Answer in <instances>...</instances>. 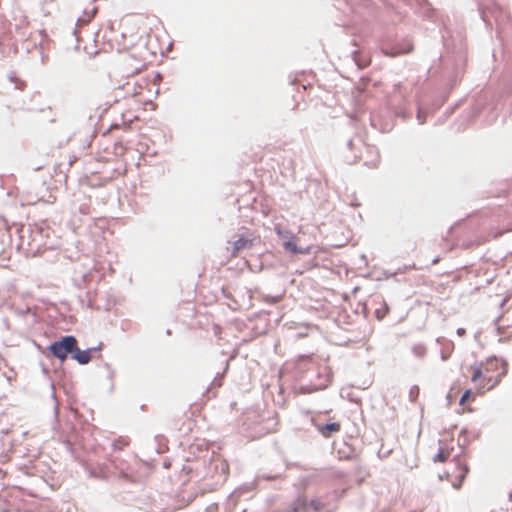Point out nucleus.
I'll use <instances>...</instances> for the list:
<instances>
[{
	"instance_id": "nucleus-8",
	"label": "nucleus",
	"mask_w": 512,
	"mask_h": 512,
	"mask_svg": "<svg viewBox=\"0 0 512 512\" xmlns=\"http://www.w3.org/2000/svg\"><path fill=\"white\" fill-rule=\"evenodd\" d=\"M451 455V449L448 447H440L438 453L434 456L435 462H445Z\"/></svg>"
},
{
	"instance_id": "nucleus-13",
	"label": "nucleus",
	"mask_w": 512,
	"mask_h": 512,
	"mask_svg": "<svg viewBox=\"0 0 512 512\" xmlns=\"http://www.w3.org/2000/svg\"><path fill=\"white\" fill-rule=\"evenodd\" d=\"M381 318H382V316H379V314L377 313V319H381Z\"/></svg>"
},
{
	"instance_id": "nucleus-12",
	"label": "nucleus",
	"mask_w": 512,
	"mask_h": 512,
	"mask_svg": "<svg viewBox=\"0 0 512 512\" xmlns=\"http://www.w3.org/2000/svg\"><path fill=\"white\" fill-rule=\"evenodd\" d=\"M113 447H114V449L117 447V443L116 442L113 443Z\"/></svg>"
},
{
	"instance_id": "nucleus-7",
	"label": "nucleus",
	"mask_w": 512,
	"mask_h": 512,
	"mask_svg": "<svg viewBox=\"0 0 512 512\" xmlns=\"http://www.w3.org/2000/svg\"><path fill=\"white\" fill-rule=\"evenodd\" d=\"M252 246V240L246 239L244 237H240L238 240L233 242L232 246V256L236 257L239 252L245 248H249Z\"/></svg>"
},
{
	"instance_id": "nucleus-1",
	"label": "nucleus",
	"mask_w": 512,
	"mask_h": 512,
	"mask_svg": "<svg viewBox=\"0 0 512 512\" xmlns=\"http://www.w3.org/2000/svg\"><path fill=\"white\" fill-rule=\"evenodd\" d=\"M506 373L507 363L497 357H490L484 362L468 366L464 375L474 385L476 393L483 395L498 386Z\"/></svg>"
},
{
	"instance_id": "nucleus-14",
	"label": "nucleus",
	"mask_w": 512,
	"mask_h": 512,
	"mask_svg": "<svg viewBox=\"0 0 512 512\" xmlns=\"http://www.w3.org/2000/svg\"><path fill=\"white\" fill-rule=\"evenodd\" d=\"M410 512H419V511L413 510V511H410Z\"/></svg>"
},
{
	"instance_id": "nucleus-11",
	"label": "nucleus",
	"mask_w": 512,
	"mask_h": 512,
	"mask_svg": "<svg viewBox=\"0 0 512 512\" xmlns=\"http://www.w3.org/2000/svg\"><path fill=\"white\" fill-rule=\"evenodd\" d=\"M465 333H466V330H465L464 328H458V329H457V334H458L459 336H464V335H465Z\"/></svg>"
},
{
	"instance_id": "nucleus-9",
	"label": "nucleus",
	"mask_w": 512,
	"mask_h": 512,
	"mask_svg": "<svg viewBox=\"0 0 512 512\" xmlns=\"http://www.w3.org/2000/svg\"><path fill=\"white\" fill-rule=\"evenodd\" d=\"M309 506L315 511V512H330L327 509V504L322 501L321 499H313L309 502Z\"/></svg>"
},
{
	"instance_id": "nucleus-10",
	"label": "nucleus",
	"mask_w": 512,
	"mask_h": 512,
	"mask_svg": "<svg viewBox=\"0 0 512 512\" xmlns=\"http://www.w3.org/2000/svg\"><path fill=\"white\" fill-rule=\"evenodd\" d=\"M471 393H472V392H471V390H470V389L466 390V391L463 393V395H462V396H461V398H460V405H464V404H465V402H466L467 400H469V399H470V397H471Z\"/></svg>"
},
{
	"instance_id": "nucleus-3",
	"label": "nucleus",
	"mask_w": 512,
	"mask_h": 512,
	"mask_svg": "<svg viewBox=\"0 0 512 512\" xmlns=\"http://www.w3.org/2000/svg\"><path fill=\"white\" fill-rule=\"evenodd\" d=\"M468 471L467 464L461 458H455L453 460V469L447 470L445 477L454 488L458 489L461 487Z\"/></svg>"
},
{
	"instance_id": "nucleus-4",
	"label": "nucleus",
	"mask_w": 512,
	"mask_h": 512,
	"mask_svg": "<svg viewBox=\"0 0 512 512\" xmlns=\"http://www.w3.org/2000/svg\"><path fill=\"white\" fill-rule=\"evenodd\" d=\"M300 239L296 237H292L289 241L284 243V247L291 251L292 253L298 254H308L312 250V244L309 245H300Z\"/></svg>"
},
{
	"instance_id": "nucleus-2",
	"label": "nucleus",
	"mask_w": 512,
	"mask_h": 512,
	"mask_svg": "<svg viewBox=\"0 0 512 512\" xmlns=\"http://www.w3.org/2000/svg\"><path fill=\"white\" fill-rule=\"evenodd\" d=\"M77 348V340L74 336H65L61 340L52 343L48 350L51 352V354L58 358L60 361H65L68 354L75 351Z\"/></svg>"
},
{
	"instance_id": "nucleus-6",
	"label": "nucleus",
	"mask_w": 512,
	"mask_h": 512,
	"mask_svg": "<svg viewBox=\"0 0 512 512\" xmlns=\"http://www.w3.org/2000/svg\"><path fill=\"white\" fill-rule=\"evenodd\" d=\"M91 352L92 349L88 350H80L78 347L73 351V359H75L80 364H87L91 361Z\"/></svg>"
},
{
	"instance_id": "nucleus-5",
	"label": "nucleus",
	"mask_w": 512,
	"mask_h": 512,
	"mask_svg": "<svg viewBox=\"0 0 512 512\" xmlns=\"http://www.w3.org/2000/svg\"><path fill=\"white\" fill-rule=\"evenodd\" d=\"M315 427L323 437L329 438L341 430V423L315 424Z\"/></svg>"
}]
</instances>
